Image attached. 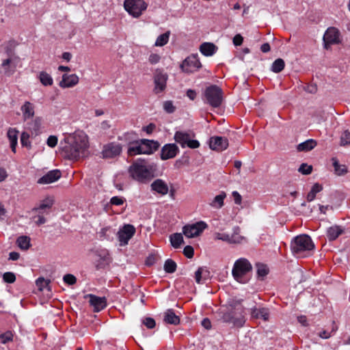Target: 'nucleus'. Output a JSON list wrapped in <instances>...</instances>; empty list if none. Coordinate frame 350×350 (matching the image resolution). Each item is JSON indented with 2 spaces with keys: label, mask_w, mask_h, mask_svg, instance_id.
<instances>
[{
  "label": "nucleus",
  "mask_w": 350,
  "mask_h": 350,
  "mask_svg": "<svg viewBox=\"0 0 350 350\" xmlns=\"http://www.w3.org/2000/svg\"><path fill=\"white\" fill-rule=\"evenodd\" d=\"M20 257V254L16 252H12L9 254V260H17Z\"/></svg>",
  "instance_id": "obj_63"
},
{
  "label": "nucleus",
  "mask_w": 350,
  "mask_h": 350,
  "mask_svg": "<svg viewBox=\"0 0 350 350\" xmlns=\"http://www.w3.org/2000/svg\"><path fill=\"white\" fill-rule=\"evenodd\" d=\"M38 213V215H36L33 217L34 219H37V220L35 221V223L36 224V225L40 226L42 224H44V223H46V219L43 215L44 212H42V213Z\"/></svg>",
  "instance_id": "obj_51"
},
{
  "label": "nucleus",
  "mask_w": 350,
  "mask_h": 350,
  "mask_svg": "<svg viewBox=\"0 0 350 350\" xmlns=\"http://www.w3.org/2000/svg\"><path fill=\"white\" fill-rule=\"evenodd\" d=\"M340 31L338 29L334 27L327 28L325 31L323 40L324 48L328 49L332 44H336L340 43Z\"/></svg>",
  "instance_id": "obj_10"
},
{
  "label": "nucleus",
  "mask_w": 350,
  "mask_h": 350,
  "mask_svg": "<svg viewBox=\"0 0 350 350\" xmlns=\"http://www.w3.org/2000/svg\"><path fill=\"white\" fill-rule=\"evenodd\" d=\"M217 47L211 42H204L200 45V51L205 56H211L217 51Z\"/></svg>",
  "instance_id": "obj_26"
},
{
  "label": "nucleus",
  "mask_w": 350,
  "mask_h": 350,
  "mask_svg": "<svg viewBox=\"0 0 350 350\" xmlns=\"http://www.w3.org/2000/svg\"><path fill=\"white\" fill-rule=\"evenodd\" d=\"M350 144V132L348 130L345 131L340 137V146Z\"/></svg>",
  "instance_id": "obj_45"
},
{
  "label": "nucleus",
  "mask_w": 350,
  "mask_h": 350,
  "mask_svg": "<svg viewBox=\"0 0 350 350\" xmlns=\"http://www.w3.org/2000/svg\"><path fill=\"white\" fill-rule=\"evenodd\" d=\"M174 139L182 148L187 146L195 149L200 146V142L198 140L192 139L190 134L187 132L176 131L174 135Z\"/></svg>",
  "instance_id": "obj_8"
},
{
  "label": "nucleus",
  "mask_w": 350,
  "mask_h": 350,
  "mask_svg": "<svg viewBox=\"0 0 350 350\" xmlns=\"http://www.w3.org/2000/svg\"><path fill=\"white\" fill-rule=\"evenodd\" d=\"M207 228V224L202 221L191 225H186L183 228V233L188 238L199 236Z\"/></svg>",
  "instance_id": "obj_11"
},
{
  "label": "nucleus",
  "mask_w": 350,
  "mask_h": 350,
  "mask_svg": "<svg viewBox=\"0 0 350 350\" xmlns=\"http://www.w3.org/2000/svg\"><path fill=\"white\" fill-rule=\"evenodd\" d=\"M226 197V193L221 191L219 195L216 196L213 200L209 203V205L215 208H221L224 206V200Z\"/></svg>",
  "instance_id": "obj_28"
},
{
  "label": "nucleus",
  "mask_w": 350,
  "mask_h": 350,
  "mask_svg": "<svg viewBox=\"0 0 350 350\" xmlns=\"http://www.w3.org/2000/svg\"><path fill=\"white\" fill-rule=\"evenodd\" d=\"M257 275L259 278H264L268 274L269 269L265 265L258 263L256 264Z\"/></svg>",
  "instance_id": "obj_42"
},
{
  "label": "nucleus",
  "mask_w": 350,
  "mask_h": 350,
  "mask_svg": "<svg viewBox=\"0 0 350 350\" xmlns=\"http://www.w3.org/2000/svg\"><path fill=\"white\" fill-rule=\"evenodd\" d=\"M87 297L90 298V304L95 312L101 311L107 306V300L105 297H98L92 294L88 295Z\"/></svg>",
  "instance_id": "obj_16"
},
{
  "label": "nucleus",
  "mask_w": 350,
  "mask_h": 350,
  "mask_svg": "<svg viewBox=\"0 0 350 350\" xmlns=\"http://www.w3.org/2000/svg\"><path fill=\"white\" fill-rule=\"evenodd\" d=\"M79 83V77L75 74L67 75L62 76V79L59 82V86L63 88H71L76 85Z\"/></svg>",
  "instance_id": "obj_19"
},
{
  "label": "nucleus",
  "mask_w": 350,
  "mask_h": 350,
  "mask_svg": "<svg viewBox=\"0 0 350 350\" xmlns=\"http://www.w3.org/2000/svg\"><path fill=\"white\" fill-rule=\"evenodd\" d=\"M29 135L28 133L23 132L21 136V142L24 146H29L30 142L29 141Z\"/></svg>",
  "instance_id": "obj_54"
},
{
  "label": "nucleus",
  "mask_w": 350,
  "mask_h": 350,
  "mask_svg": "<svg viewBox=\"0 0 350 350\" xmlns=\"http://www.w3.org/2000/svg\"><path fill=\"white\" fill-rule=\"evenodd\" d=\"M252 316L255 318H262L264 321H268L269 318V310L265 308H255L252 311Z\"/></svg>",
  "instance_id": "obj_32"
},
{
  "label": "nucleus",
  "mask_w": 350,
  "mask_h": 350,
  "mask_svg": "<svg viewBox=\"0 0 350 350\" xmlns=\"http://www.w3.org/2000/svg\"><path fill=\"white\" fill-rule=\"evenodd\" d=\"M221 319L224 322L226 323H232L235 325L241 326L243 325V321L242 319H236L233 317L232 312H228L224 313Z\"/></svg>",
  "instance_id": "obj_31"
},
{
  "label": "nucleus",
  "mask_w": 350,
  "mask_h": 350,
  "mask_svg": "<svg viewBox=\"0 0 350 350\" xmlns=\"http://www.w3.org/2000/svg\"><path fill=\"white\" fill-rule=\"evenodd\" d=\"M183 253L185 256H187L189 258H191L193 256L194 254L193 248L190 245H187L186 247H185L183 250Z\"/></svg>",
  "instance_id": "obj_55"
},
{
  "label": "nucleus",
  "mask_w": 350,
  "mask_h": 350,
  "mask_svg": "<svg viewBox=\"0 0 350 350\" xmlns=\"http://www.w3.org/2000/svg\"><path fill=\"white\" fill-rule=\"evenodd\" d=\"M170 32L166 31L165 33L160 35L156 40V42L154 43V46H163L165 45L168 40L170 37Z\"/></svg>",
  "instance_id": "obj_39"
},
{
  "label": "nucleus",
  "mask_w": 350,
  "mask_h": 350,
  "mask_svg": "<svg viewBox=\"0 0 350 350\" xmlns=\"http://www.w3.org/2000/svg\"><path fill=\"white\" fill-rule=\"evenodd\" d=\"M63 280L64 282L69 285H73L77 282L76 277L74 275L70 273L66 274L64 276Z\"/></svg>",
  "instance_id": "obj_49"
},
{
  "label": "nucleus",
  "mask_w": 350,
  "mask_h": 350,
  "mask_svg": "<svg viewBox=\"0 0 350 350\" xmlns=\"http://www.w3.org/2000/svg\"><path fill=\"white\" fill-rule=\"evenodd\" d=\"M147 3L144 0H124V8L133 17L139 18L147 9Z\"/></svg>",
  "instance_id": "obj_7"
},
{
  "label": "nucleus",
  "mask_w": 350,
  "mask_h": 350,
  "mask_svg": "<svg viewBox=\"0 0 350 350\" xmlns=\"http://www.w3.org/2000/svg\"><path fill=\"white\" fill-rule=\"evenodd\" d=\"M206 103L213 107H219L223 100L222 90L216 85L208 87L204 92Z\"/></svg>",
  "instance_id": "obj_6"
},
{
  "label": "nucleus",
  "mask_w": 350,
  "mask_h": 350,
  "mask_svg": "<svg viewBox=\"0 0 350 350\" xmlns=\"http://www.w3.org/2000/svg\"><path fill=\"white\" fill-rule=\"evenodd\" d=\"M317 145L316 140L310 139L297 146L298 152H308L314 149Z\"/></svg>",
  "instance_id": "obj_24"
},
{
  "label": "nucleus",
  "mask_w": 350,
  "mask_h": 350,
  "mask_svg": "<svg viewBox=\"0 0 350 350\" xmlns=\"http://www.w3.org/2000/svg\"><path fill=\"white\" fill-rule=\"evenodd\" d=\"M39 79L41 83L45 86L51 85L53 84V79L49 74L42 71L39 75Z\"/></svg>",
  "instance_id": "obj_38"
},
{
  "label": "nucleus",
  "mask_w": 350,
  "mask_h": 350,
  "mask_svg": "<svg viewBox=\"0 0 350 350\" xmlns=\"http://www.w3.org/2000/svg\"><path fill=\"white\" fill-rule=\"evenodd\" d=\"M161 57L158 54L152 53L148 58L149 62L155 64L159 62Z\"/></svg>",
  "instance_id": "obj_57"
},
{
  "label": "nucleus",
  "mask_w": 350,
  "mask_h": 350,
  "mask_svg": "<svg viewBox=\"0 0 350 350\" xmlns=\"http://www.w3.org/2000/svg\"><path fill=\"white\" fill-rule=\"evenodd\" d=\"M207 273V276H209L210 272L206 267H199L195 272V280L198 284H200L203 280V275Z\"/></svg>",
  "instance_id": "obj_40"
},
{
  "label": "nucleus",
  "mask_w": 350,
  "mask_h": 350,
  "mask_svg": "<svg viewBox=\"0 0 350 350\" xmlns=\"http://www.w3.org/2000/svg\"><path fill=\"white\" fill-rule=\"evenodd\" d=\"M16 244L22 250H27L30 246V238L27 236H21L16 240Z\"/></svg>",
  "instance_id": "obj_34"
},
{
  "label": "nucleus",
  "mask_w": 350,
  "mask_h": 350,
  "mask_svg": "<svg viewBox=\"0 0 350 350\" xmlns=\"http://www.w3.org/2000/svg\"><path fill=\"white\" fill-rule=\"evenodd\" d=\"M12 337H13V335L11 332H7L0 335V338L1 339V342L4 344L8 341H11L12 340Z\"/></svg>",
  "instance_id": "obj_52"
},
{
  "label": "nucleus",
  "mask_w": 350,
  "mask_h": 350,
  "mask_svg": "<svg viewBox=\"0 0 350 350\" xmlns=\"http://www.w3.org/2000/svg\"><path fill=\"white\" fill-rule=\"evenodd\" d=\"M240 228L237 226L233 228V232L230 234L231 244H241L245 241V237L241 236Z\"/></svg>",
  "instance_id": "obj_29"
},
{
  "label": "nucleus",
  "mask_w": 350,
  "mask_h": 350,
  "mask_svg": "<svg viewBox=\"0 0 350 350\" xmlns=\"http://www.w3.org/2000/svg\"><path fill=\"white\" fill-rule=\"evenodd\" d=\"M159 146L158 142L146 139L131 142L129 144L127 154L131 157L140 154H150L156 151Z\"/></svg>",
  "instance_id": "obj_3"
},
{
  "label": "nucleus",
  "mask_w": 350,
  "mask_h": 350,
  "mask_svg": "<svg viewBox=\"0 0 350 350\" xmlns=\"http://www.w3.org/2000/svg\"><path fill=\"white\" fill-rule=\"evenodd\" d=\"M122 150L120 144L111 142L103 146L102 155L104 159H112L120 155Z\"/></svg>",
  "instance_id": "obj_14"
},
{
  "label": "nucleus",
  "mask_w": 350,
  "mask_h": 350,
  "mask_svg": "<svg viewBox=\"0 0 350 350\" xmlns=\"http://www.w3.org/2000/svg\"><path fill=\"white\" fill-rule=\"evenodd\" d=\"M156 171V164L148 163L144 160L134 161L129 168L130 176L133 180L142 183L150 181L155 176Z\"/></svg>",
  "instance_id": "obj_2"
},
{
  "label": "nucleus",
  "mask_w": 350,
  "mask_h": 350,
  "mask_svg": "<svg viewBox=\"0 0 350 350\" xmlns=\"http://www.w3.org/2000/svg\"><path fill=\"white\" fill-rule=\"evenodd\" d=\"M57 144V137L55 135H51L47 139V145L49 147L53 148Z\"/></svg>",
  "instance_id": "obj_56"
},
{
  "label": "nucleus",
  "mask_w": 350,
  "mask_h": 350,
  "mask_svg": "<svg viewBox=\"0 0 350 350\" xmlns=\"http://www.w3.org/2000/svg\"><path fill=\"white\" fill-rule=\"evenodd\" d=\"M322 189L323 187L320 184L315 183L307 195V200L308 202L312 201L315 198L316 194L320 192Z\"/></svg>",
  "instance_id": "obj_36"
},
{
  "label": "nucleus",
  "mask_w": 350,
  "mask_h": 350,
  "mask_svg": "<svg viewBox=\"0 0 350 350\" xmlns=\"http://www.w3.org/2000/svg\"><path fill=\"white\" fill-rule=\"evenodd\" d=\"M243 38L242 37V36L241 34H237L233 38V44L235 46H241L243 43Z\"/></svg>",
  "instance_id": "obj_60"
},
{
  "label": "nucleus",
  "mask_w": 350,
  "mask_h": 350,
  "mask_svg": "<svg viewBox=\"0 0 350 350\" xmlns=\"http://www.w3.org/2000/svg\"><path fill=\"white\" fill-rule=\"evenodd\" d=\"M232 196L233 197L234 202L236 204H241L242 202V197L237 191H233L232 193Z\"/></svg>",
  "instance_id": "obj_58"
},
{
  "label": "nucleus",
  "mask_w": 350,
  "mask_h": 350,
  "mask_svg": "<svg viewBox=\"0 0 350 350\" xmlns=\"http://www.w3.org/2000/svg\"><path fill=\"white\" fill-rule=\"evenodd\" d=\"M252 266L249 260L244 258L237 260L232 270V275L234 279L238 282H242V278L251 271Z\"/></svg>",
  "instance_id": "obj_5"
},
{
  "label": "nucleus",
  "mask_w": 350,
  "mask_h": 350,
  "mask_svg": "<svg viewBox=\"0 0 350 350\" xmlns=\"http://www.w3.org/2000/svg\"><path fill=\"white\" fill-rule=\"evenodd\" d=\"M215 239L221 240L231 244L230 234L227 233L216 232L215 233Z\"/></svg>",
  "instance_id": "obj_44"
},
{
  "label": "nucleus",
  "mask_w": 350,
  "mask_h": 350,
  "mask_svg": "<svg viewBox=\"0 0 350 350\" xmlns=\"http://www.w3.org/2000/svg\"><path fill=\"white\" fill-rule=\"evenodd\" d=\"M284 61L281 58H278L273 62L271 70L275 73L280 72L284 68Z\"/></svg>",
  "instance_id": "obj_37"
},
{
  "label": "nucleus",
  "mask_w": 350,
  "mask_h": 350,
  "mask_svg": "<svg viewBox=\"0 0 350 350\" xmlns=\"http://www.w3.org/2000/svg\"><path fill=\"white\" fill-rule=\"evenodd\" d=\"M50 282L49 280H45L44 278H39L36 282L40 291H42L44 288L49 286Z\"/></svg>",
  "instance_id": "obj_46"
},
{
  "label": "nucleus",
  "mask_w": 350,
  "mask_h": 350,
  "mask_svg": "<svg viewBox=\"0 0 350 350\" xmlns=\"http://www.w3.org/2000/svg\"><path fill=\"white\" fill-rule=\"evenodd\" d=\"M202 325L206 329H210L211 327V321L206 318L204 319L201 323Z\"/></svg>",
  "instance_id": "obj_62"
},
{
  "label": "nucleus",
  "mask_w": 350,
  "mask_h": 350,
  "mask_svg": "<svg viewBox=\"0 0 350 350\" xmlns=\"http://www.w3.org/2000/svg\"><path fill=\"white\" fill-rule=\"evenodd\" d=\"M62 176V173L58 170L49 171L46 174L41 177L38 180L39 184H50L57 180Z\"/></svg>",
  "instance_id": "obj_18"
},
{
  "label": "nucleus",
  "mask_w": 350,
  "mask_h": 350,
  "mask_svg": "<svg viewBox=\"0 0 350 350\" xmlns=\"http://www.w3.org/2000/svg\"><path fill=\"white\" fill-rule=\"evenodd\" d=\"M135 233V228L131 224H125L118 232L120 245H126Z\"/></svg>",
  "instance_id": "obj_12"
},
{
  "label": "nucleus",
  "mask_w": 350,
  "mask_h": 350,
  "mask_svg": "<svg viewBox=\"0 0 350 350\" xmlns=\"http://www.w3.org/2000/svg\"><path fill=\"white\" fill-rule=\"evenodd\" d=\"M202 67V64L196 55H191L186 58L180 64L183 71L191 73L196 71Z\"/></svg>",
  "instance_id": "obj_13"
},
{
  "label": "nucleus",
  "mask_w": 350,
  "mask_h": 350,
  "mask_svg": "<svg viewBox=\"0 0 350 350\" xmlns=\"http://www.w3.org/2000/svg\"><path fill=\"white\" fill-rule=\"evenodd\" d=\"M304 90L310 94H315L317 91V87L315 84L308 85L304 87Z\"/></svg>",
  "instance_id": "obj_59"
},
{
  "label": "nucleus",
  "mask_w": 350,
  "mask_h": 350,
  "mask_svg": "<svg viewBox=\"0 0 350 350\" xmlns=\"http://www.w3.org/2000/svg\"><path fill=\"white\" fill-rule=\"evenodd\" d=\"M298 171L303 174H310L312 171V166L308 165L306 163H302L299 167Z\"/></svg>",
  "instance_id": "obj_47"
},
{
  "label": "nucleus",
  "mask_w": 350,
  "mask_h": 350,
  "mask_svg": "<svg viewBox=\"0 0 350 350\" xmlns=\"http://www.w3.org/2000/svg\"><path fill=\"white\" fill-rule=\"evenodd\" d=\"M344 232L345 228L342 226L334 225L327 229V237L329 241H334Z\"/></svg>",
  "instance_id": "obj_21"
},
{
  "label": "nucleus",
  "mask_w": 350,
  "mask_h": 350,
  "mask_svg": "<svg viewBox=\"0 0 350 350\" xmlns=\"http://www.w3.org/2000/svg\"><path fill=\"white\" fill-rule=\"evenodd\" d=\"M291 248L295 254L310 251L314 248V244L311 238L307 234H300L291 241Z\"/></svg>",
  "instance_id": "obj_4"
},
{
  "label": "nucleus",
  "mask_w": 350,
  "mask_h": 350,
  "mask_svg": "<svg viewBox=\"0 0 350 350\" xmlns=\"http://www.w3.org/2000/svg\"><path fill=\"white\" fill-rule=\"evenodd\" d=\"M163 321L166 323L178 325L180 323V318L172 309H168L163 314Z\"/></svg>",
  "instance_id": "obj_23"
},
{
  "label": "nucleus",
  "mask_w": 350,
  "mask_h": 350,
  "mask_svg": "<svg viewBox=\"0 0 350 350\" xmlns=\"http://www.w3.org/2000/svg\"><path fill=\"white\" fill-rule=\"evenodd\" d=\"M53 204V200L50 198H46L38 207H35L32 209L33 212L42 213L46 208H50Z\"/></svg>",
  "instance_id": "obj_35"
},
{
  "label": "nucleus",
  "mask_w": 350,
  "mask_h": 350,
  "mask_svg": "<svg viewBox=\"0 0 350 350\" xmlns=\"http://www.w3.org/2000/svg\"><path fill=\"white\" fill-rule=\"evenodd\" d=\"M111 203L114 205H121L124 203L122 198L118 196H114L111 199Z\"/></svg>",
  "instance_id": "obj_61"
},
{
  "label": "nucleus",
  "mask_w": 350,
  "mask_h": 350,
  "mask_svg": "<svg viewBox=\"0 0 350 350\" xmlns=\"http://www.w3.org/2000/svg\"><path fill=\"white\" fill-rule=\"evenodd\" d=\"M89 146L88 137L85 133H75L60 142L59 153L64 159L77 161L89 155Z\"/></svg>",
  "instance_id": "obj_1"
},
{
  "label": "nucleus",
  "mask_w": 350,
  "mask_h": 350,
  "mask_svg": "<svg viewBox=\"0 0 350 350\" xmlns=\"http://www.w3.org/2000/svg\"><path fill=\"white\" fill-rule=\"evenodd\" d=\"M12 62V59L10 58H8L3 61L1 64V67L4 70V73L7 75H10L13 73L14 70L10 69V65Z\"/></svg>",
  "instance_id": "obj_43"
},
{
  "label": "nucleus",
  "mask_w": 350,
  "mask_h": 350,
  "mask_svg": "<svg viewBox=\"0 0 350 350\" xmlns=\"http://www.w3.org/2000/svg\"><path fill=\"white\" fill-rule=\"evenodd\" d=\"M155 260H156L155 256L154 255H150L147 258L146 263L147 265L150 266L155 262Z\"/></svg>",
  "instance_id": "obj_64"
},
{
  "label": "nucleus",
  "mask_w": 350,
  "mask_h": 350,
  "mask_svg": "<svg viewBox=\"0 0 350 350\" xmlns=\"http://www.w3.org/2000/svg\"><path fill=\"white\" fill-rule=\"evenodd\" d=\"M332 161L334 167V172L337 176H343L347 173V167L345 165H340L336 158H332Z\"/></svg>",
  "instance_id": "obj_30"
},
{
  "label": "nucleus",
  "mask_w": 350,
  "mask_h": 350,
  "mask_svg": "<svg viewBox=\"0 0 350 350\" xmlns=\"http://www.w3.org/2000/svg\"><path fill=\"white\" fill-rule=\"evenodd\" d=\"M168 76L160 69H157L154 74V89L153 92L158 94L163 92L167 85Z\"/></svg>",
  "instance_id": "obj_9"
},
{
  "label": "nucleus",
  "mask_w": 350,
  "mask_h": 350,
  "mask_svg": "<svg viewBox=\"0 0 350 350\" xmlns=\"http://www.w3.org/2000/svg\"><path fill=\"white\" fill-rule=\"evenodd\" d=\"M163 269L166 273H172L176 270V263L172 259L165 260Z\"/></svg>",
  "instance_id": "obj_41"
},
{
  "label": "nucleus",
  "mask_w": 350,
  "mask_h": 350,
  "mask_svg": "<svg viewBox=\"0 0 350 350\" xmlns=\"http://www.w3.org/2000/svg\"><path fill=\"white\" fill-rule=\"evenodd\" d=\"M25 120L29 119L34 116V107L32 103L25 101L21 108Z\"/></svg>",
  "instance_id": "obj_25"
},
{
  "label": "nucleus",
  "mask_w": 350,
  "mask_h": 350,
  "mask_svg": "<svg viewBox=\"0 0 350 350\" xmlns=\"http://www.w3.org/2000/svg\"><path fill=\"white\" fill-rule=\"evenodd\" d=\"M3 279L6 283H13L16 280V276L12 272H5L3 275Z\"/></svg>",
  "instance_id": "obj_48"
},
{
  "label": "nucleus",
  "mask_w": 350,
  "mask_h": 350,
  "mask_svg": "<svg viewBox=\"0 0 350 350\" xmlns=\"http://www.w3.org/2000/svg\"><path fill=\"white\" fill-rule=\"evenodd\" d=\"M178 152V148L175 144H168L165 145L161 152V159L167 160L176 157Z\"/></svg>",
  "instance_id": "obj_17"
},
{
  "label": "nucleus",
  "mask_w": 350,
  "mask_h": 350,
  "mask_svg": "<svg viewBox=\"0 0 350 350\" xmlns=\"http://www.w3.org/2000/svg\"><path fill=\"white\" fill-rule=\"evenodd\" d=\"M228 146V140L226 137L214 136L209 140V147L213 150L218 152L226 150Z\"/></svg>",
  "instance_id": "obj_15"
},
{
  "label": "nucleus",
  "mask_w": 350,
  "mask_h": 350,
  "mask_svg": "<svg viewBox=\"0 0 350 350\" xmlns=\"http://www.w3.org/2000/svg\"><path fill=\"white\" fill-rule=\"evenodd\" d=\"M152 191L164 196L168 193L169 188L167 183L162 179H157L150 185Z\"/></svg>",
  "instance_id": "obj_20"
},
{
  "label": "nucleus",
  "mask_w": 350,
  "mask_h": 350,
  "mask_svg": "<svg viewBox=\"0 0 350 350\" xmlns=\"http://www.w3.org/2000/svg\"><path fill=\"white\" fill-rule=\"evenodd\" d=\"M143 324L146 326L148 329H152L155 327L156 323L154 319L151 317H146L145 318L143 321Z\"/></svg>",
  "instance_id": "obj_50"
},
{
  "label": "nucleus",
  "mask_w": 350,
  "mask_h": 350,
  "mask_svg": "<svg viewBox=\"0 0 350 350\" xmlns=\"http://www.w3.org/2000/svg\"><path fill=\"white\" fill-rule=\"evenodd\" d=\"M170 241L174 248H178L184 243L183 237L181 233H174L170 235Z\"/></svg>",
  "instance_id": "obj_33"
},
{
  "label": "nucleus",
  "mask_w": 350,
  "mask_h": 350,
  "mask_svg": "<svg viewBox=\"0 0 350 350\" xmlns=\"http://www.w3.org/2000/svg\"><path fill=\"white\" fill-rule=\"evenodd\" d=\"M163 109L167 113H172L175 110V107L173 105L172 102L170 101V100H167V101L164 102V103H163Z\"/></svg>",
  "instance_id": "obj_53"
},
{
  "label": "nucleus",
  "mask_w": 350,
  "mask_h": 350,
  "mask_svg": "<svg viewBox=\"0 0 350 350\" xmlns=\"http://www.w3.org/2000/svg\"><path fill=\"white\" fill-rule=\"evenodd\" d=\"M18 131L16 129L10 128L8 131L7 135L10 142V146L13 152H15L16 150V146L18 141Z\"/></svg>",
  "instance_id": "obj_27"
},
{
  "label": "nucleus",
  "mask_w": 350,
  "mask_h": 350,
  "mask_svg": "<svg viewBox=\"0 0 350 350\" xmlns=\"http://www.w3.org/2000/svg\"><path fill=\"white\" fill-rule=\"evenodd\" d=\"M97 256L98 257L96 265L97 269H104L109 265L111 258L107 251H104L102 254H98Z\"/></svg>",
  "instance_id": "obj_22"
}]
</instances>
